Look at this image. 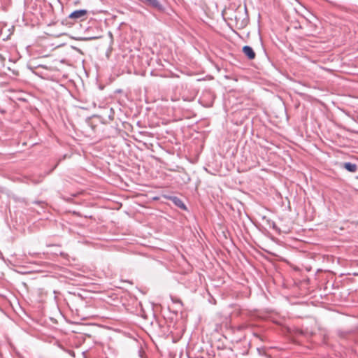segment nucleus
Masks as SVG:
<instances>
[{"instance_id":"nucleus-1","label":"nucleus","mask_w":358,"mask_h":358,"mask_svg":"<svg viewBox=\"0 0 358 358\" xmlns=\"http://www.w3.org/2000/svg\"><path fill=\"white\" fill-rule=\"evenodd\" d=\"M62 159H59L58 162L56 163V164L49 171L45 172L43 174H39L37 176L34 175H30L25 177V179L27 180V183H31L33 185H38L47 176L50 175L59 165V164L61 162Z\"/></svg>"},{"instance_id":"nucleus-2","label":"nucleus","mask_w":358,"mask_h":358,"mask_svg":"<svg viewBox=\"0 0 358 358\" xmlns=\"http://www.w3.org/2000/svg\"><path fill=\"white\" fill-rule=\"evenodd\" d=\"M87 10L85 9L76 10L73 11L68 17L67 19H65L63 22V24L65 22L66 24L69 23L68 20H73V22H70L73 24L74 22H77L78 21H83L87 19Z\"/></svg>"},{"instance_id":"nucleus-3","label":"nucleus","mask_w":358,"mask_h":358,"mask_svg":"<svg viewBox=\"0 0 358 358\" xmlns=\"http://www.w3.org/2000/svg\"><path fill=\"white\" fill-rule=\"evenodd\" d=\"M142 3L145 4L146 6L151 7L152 8L156 9L158 11L164 12V7L161 3L159 0H140Z\"/></svg>"},{"instance_id":"nucleus-4","label":"nucleus","mask_w":358,"mask_h":358,"mask_svg":"<svg viewBox=\"0 0 358 358\" xmlns=\"http://www.w3.org/2000/svg\"><path fill=\"white\" fill-rule=\"evenodd\" d=\"M170 201H171L177 207L182 210H187V207L183 203V201L178 197L175 196H169L167 197Z\"/></svg>"},{"instance_id":"nucleus-5","label":"nucleus","mask_w":358,"mask_h":358,"mask_svg":"<svg viewBox=\"0 0 358 358\" xmlns=\"http://www.w3.org/2000/svg\"><path fill=\"white\" fill-rule=\"evenodd\" d=\"M243 52L250 60L254 59L256 57L254 50L249 45L243 47Z\"/></svg>"},{"instance_id":"nucleus-6","label":"nucleus","mask_w":358,"mask_h":358,"mask_svg":"<svg viewBox=\"0 0 358 358\" xmlns=\"http://www.w3.org/2000/svg\"><path fill=\"white\" fill-rule=\"evenodd\" d=\"M340 166L344 168L350 173H355L357 170V165L351 162H343L341 163Z\"/></svg>"},{"instance_id":"nucleus-7","label":"nucleus","mask_w":358,"mask_h":358,"mask_svg":"<svg viewBox=\"0 0 358 358\" xmlns=\"http://www.w3.org/2000/svg\"><path fill=\"white\" fill-rule=\"evenodd\" d=\"M348 334H349L348 332L341 331V330L338 331V332H337L338 336L342 338H347Z\"/></svg>"},{"instance_id":"nucleus-8","label":"nucleus","mask_w":358,"mask_h":358,"mask_svg":"<svg viewBox=\"0 0 358 358\" xmlns=\"http://www.w3.org/2000/svg\"><path fill=\"white\" fill-rule=\"evenodd\" d=\"M34 203H36L37 205H39L41 206L42 208H43L44 205H45V202L44 201H35L34 202Z\"/></svg>"},{"instance_id":"nucleus-9","label":"nucleus","mask_w":358,"mask_h":358,"mask_svg":"<svg viewBox=\"0 0 358 358\" xmlns=\"http://www.w3.org/2000/svg\"><path fill=\"white\" fill-rule=\"evenodd\" d=\"M272 228L273 229H275L277 232H278V233L280 232V229L276 226V224H275V223L274 222H273V223H272Z\"/></svg>"},{"instance_id":"nucleus-10","label":"nucleus","mask_w":358,"mask_h":358,"mask_svg":"<svg viewBox=\"0 0 358 358\" xmlns=\"http://www.w3.org/2000/svg\"><path fill=\"white\" fill-rule=\"evenodd\" d=\"M257 351L259 355H265L266 354L264 348H257Z\"/></svg>"},{"instance_id":"nucleus-11","label":"nucleus","mask_w":358,"mask_h":358,"mask_svg":"<svg viewBox=\"0 0 358 358\" xmlns=\"http://www.w3.org/2000/svg\"><path fill=\"white\" fill-rule=\"evenodd\" d=\"M172 301L173 303H178L182 304V301L180 299L172 298Z\"/></svg>"},{"instance_id":"nucleus-12","label":"nucleus","mask_w":358,"mask_h":358,"mask_svg":"<svg viewBox=\"0 0 358 358\" xmlns=\"http://www.w3.org/2000/svg\"><path fill=\"white\" fill-rule=\"evenodd\" d=\"M246 24H247V22H246V21H245V20H242V22H241V25L242 27H244V26H245V25H246Z\"/></svg>"},{"instance_id":"nucleus-13","label":"nucleus","mask_w":358,"mask_h":358,"mask_svg":"<svg viewBox=\"0 0 358 358\" xmlns=\"http://www.w3.org/2000/svg\"><path fill=\"white\" fill-rule=\"evenodd\" d=\"M96 38H99V37L93 36V37H90L88 39L89 40H94V39H96Z\"/></svg>"},{"instance_id":"nucleus-14","label":"nucleus","mask_w":358,"mask_h":358,"mask_svg":"<svg viewBox=\"0 0 358 358\" xmlns=\"http://www.w3.org/2000/svg\"><path fill=\"white\" fill-rule=\"evenodd\" d=\"M108 34L111 38V41H113V34H111V32H109Z\"/></svg>"},{"instance_id":"nucleus-15","label":"nucleus","mask_w":358,"mask_h":358,"mask_svg":"<svg viewBox=\"0 0 358 358\" xmlns=\"http://www.w3.org/2000/svg\"><path fill=\"white\" fill-rule=\"evenodd\" d=\"M206 94L210 96H213V95L211 94L210 92H207Z\"/></svg>"},{"instance_id":"nucleus-16","label":"nucleus","mask_w":358,"mask_h":358,"mask_svg":"<svg viewBox=\"0 0 358 358\" xmlns=\"http://www.w3.org/2000/svg\"><path fill=\"white\" fill-rule=\"evenodd\" d=\"M23 201L24 202L25 205L27 206L28 205V203L27 201H26L24 199H23Z\"/></svg>"}]
</instances>
